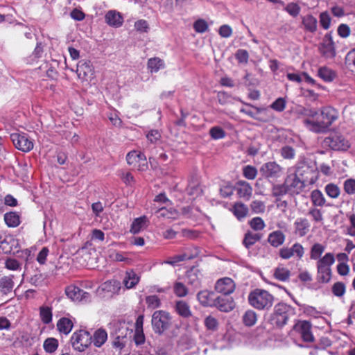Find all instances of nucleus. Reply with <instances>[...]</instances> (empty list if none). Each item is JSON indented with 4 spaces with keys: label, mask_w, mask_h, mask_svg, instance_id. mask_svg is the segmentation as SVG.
<instances>
[{
    "label": "nucleus",
    "mask_w": 355,
    "mask_h": 355,
    "mask_svg": "<svg viewBox=\"0 0 355 355\" xmlns=\"http://www.w3.org/2000/svg\"><path fill=\"white\" fill-rule=\"evenodd\" d=\"M273 275L277 279L286 282L288 280L291 276V272L284 267L278 266L274 270Z\"/></svg>",
    "instance_id": "37"
},
{
    "label": "nucleus",
    "mask_w": 355,
    "mask_h": 355,
    "mask_svg": "<svg viewBox=\"0 0 355 355\" xmlns=\"http://www.w3.org/2000/svg\"><path fill=\"white\" fill-rule=\"evenodd\" d=\"M76 73L79 78L87 80L94 76V68L89 60H82L77 64Z\"/></svg>",
    "instance_id": "16"
},
{
    "label": "nucleus",
    "mask_w": 355,
    "mask_h": 355,
    "mask_svg": "<svg viewBox=\"0 0 355 355\" xmlns=\"http://www.w3.org/2000/svg\"><path fill=\"white\" fill-rule=\"evenodd\" d=\"M92 337L89 331L79 330L75 331L71 338L73 348L78 352H84L92 343Z\"/></svg>",
    "instance_id": "6"
},
{
    "label": "nucleus",
    "mask_w": 355,
    "mask_h": 355,
    "mask_svg": "<svg viewBox=\"0 0 355 355\" xmlns=\"http://www.w3.org/2000/svg\"><path fill=\"white\" fill-rule=\"evenodd\" d=\"M243 175L248 180H254L257 175V170L254 166L247 165L243 168Z\"/></svg>",
    "instance_id": "52"
},
{
    "label": "nucleus",
    "mask_w": 355,
    "mask_h": 355,
    "mask_svg": "<svg viewBox=\"0 0 355 355\" xmlns=\"http://www.w3.org/2000/svg\"><path fill=\"white\" fill-rule=\"evenodd\" d=\"M250 227L254 231H260L265 228L266 224L261 217H254L249 223Z\"/></svg>",
    "instance_id": "50"
},
{
    "label": "nucleus",
    "mask_w": 355,
    "mask_h": 355,
    "mask_svg": "<svg viewBox=\"0 0 355 355\" xmlns=\"http://www.w3.org/2000/svg\"><path fill=\"white\" fill-rule=\"evenodd\" d=\"M262 235L259 233H253L250 231H248L243 239V245L249 250L254 244L257 241H260Z\"/></svg>",
    "instance_id": "29"
},
{
    "label": "nucleus",
    "mask_w": 355,
    "mask_h": 355,
    "mask_svg": "<svg viewBox=\"0 0 355 355\" xmlns=\"http://www.w3.org/2000/svg\"><path fill=\"white\" fill-rule=\"evenodd\" d=\"M40 317L44 324H49L53 318L52 309L49 306L40 307Z\"/></svg>",
    "instance_id": "39"
},
{
    "label": "nucleus",
    "mask_w": 355,
    "mask_h": 355,
    "mask_svg": "<svg viewBox=\"0 0 355 355\" xmlns=\"http://www.w3.org/2000/svg\"><path fill=\"white\" fill-rule=\"evenodd\" d=\"M311 323L306 320H299L293 326V329L297 331L302 340L305 342H313L314 340L313 335L311 332Z\"/></svg>",
    "instance_id": "15"
},
{
    "label": "nucleus",
    "mask_w": 355,
    "mask_h": 355,
    "mask_svg": "<svg viewBox=\"0 0 355 355\" xmlns=\"http://www.w3.org/2000/svg\"><path fill=\"white\" fill-rule=\"evenodd\" d=\"M105 22L111 26L119 27L123 22L121 15L116 10L108 11L105 16Z\"/></svg>",
    "instance_id": "25"
},
{
    "label": "nucleus",
    "mask_w": 355,
    "mask_h": 355,
    "mask_svg": "<svg viewBox=\"0 0 355 355\" xmlns=\"http://www.w3.org/2000/svg\"><path fill=\"white\" fill-rule=\"evenodd\" d=\"M121 288V284L117 280H108L99 286L97 293L102 297H112L113 294L117 293Z\"/></svg>",
    "instance_id": "14"
},
{
    "label": "nucleus",
    "mask_w": 355,
    "mask_h": 355,
    "mask_svg": "<svg viewBox=\"0 0 355 355\" xmlns=\"http://www.w3.org/2000/svg\"><path fill=\"white\" fill-rule=\"evenodd\" d=\"M187 282L188 284L191 285L195 288L200 287V280L195 273H193V272L188 273L187 275Z\"/></svg>",
    "instance_id": "62"
},
{
    "label": "nucleus",
    "mask_w": 355,
    "mask_h": 355,
    "mask_svg": "<svg viewBox=\"0 0 355 355\" xmlns=\"http://www.w3.org/2000/svg\"><path fill=\"white\" fill-rule=\"evenodd\" d=\"M173 292L178 297H183L188 294V289L183 283L176 282L173 285Z\"/></svg>",
    "instance_id": "48"
},
{
    "label": "nucleus",
    "mask_w": 355,
    "mask_h": 355,
    "mask_svg": "<svg viewBox=\"0 0 355 355\" xmlns=\"http://www.w3.org/2000/svg\"><path fill=\"white\" fill-rule=\"evenodd\" d=\"M331 17L327 12H322L320 15V24L321 26L327 30L330 27Z\"/></svg>",
    "instance_id": "57"
},
{
    "label": "nucleus",
    "mask_w": 355,
    "mask_h": 355,
    "mask_svg": "<svg viewBox=\"0 0 355 355\" xmlns=\"http://www.w3.org/2000/svg\"><path fill=\"white\" fill-rule=\"evenodd\" d=\"M6 224L10 227H16L20 223L19 216L15 212H8L4 214Z\"/></svg>",
    "instance_id": "34"
},
{
    "label": "nucleus",
    "mask_w": 355,
    "mask_h": 355,
    "mask_svg": "<svg viewBox=\"0 0 355 355\" xmlns=\"http://www.w3.org/2000/svg\"><path fill=\"white\" fill-rule=\"evenodd\" d=\"M146 302L151 309L158 308L161 304L159 298L155 295L146 297Z\"/></svg>",
    "instance_id": "59"
},
{
    "label": "nucleus",
    "mask_w": 355,
    "mask_h": 355,
    "mask_svg": "<svg viewBox=\"0 0 355 355\" xmlns=\"http://www.w3.org/2000/svg\"><path fill=\"white\" fill-rule=\"evenodd\" d=\"M294 232L300 236L303 237L307 234L310 229V223L306 218H298L294 222Z\"/></svg>",
    "instance_id": "20"
},
{
    "label": "nucleus",
    "mask_w": 355,
    "mask_h": 355,
    "mask_svg": "<svg viewBox=\"0 0 355 355\" xmlns=\"http://www.w3.org/2000/svg\"><path fill=\"white\" fill-rule=\"evenodd\" d=\"M44 282V277L42 273L40 272H35L29 279V282L35 286H39L42 284Z\"/></svg>",
    "instance_id": "63"
},
{
    "label": "nucleus",
    "mask_w": 355,
    "mask_h": 355,
    "mask_svg": "<svg viewBox=\"0 0 355 355\" xmlns=\"http://www.w3.org/2000/svg\"><path fill=\"white\" fill-rule=\"evenodd\" d=\"M319 51L326 59H332L336 55L335 44L331 33L324 35L322 42L319 46Z\"/></svg>",
    "instance_id": "11"
},
{
    "label": "nucleus",
    "mask_w": 355,
    "mask_h": 355,
    "mask_svg": "<svg viewBox=\"0 0 355 355\" xmlns=\"http://www.w3.org/2000/svg\"><path fill=\"white\" fill-rule=\"evenodd\" d=\"M209 134L211 138L214 139H222L225 136L224 130L218 126L212 127L209 130Z\"/></svg>",
    "instance_id": "56"
},
{
    "label": "nucleus",
    "mask_w": 355,
    "mask_h": 355,
    "mask_svg": "<svg viewBox=\"0 0 355 355\" xmlns=\"http://www.w3.org/2000/svg\"><path fill=\"white\" fill-rule=\"evenodd\" d=\"M345 64L352 71H355V49L349 51L345 56Z\"/></svg>",
    "instance_id": "53"
},
{
    "label": "nucleus",
    "mask_w": 355,
    "mask_h": 355,
    "mask_svg": "<svg viewBox=\"0 0 355 355\" xmlns=\"http://www.w3.org/2000/svg\"><path fill=\"white\" fill-rule=\"evenodd\" d=\"M294 173L306 184L315 182L318 174L316 168L306 162L300 163Z\"/></svg>",
    "instance_id": "7"
},
{
    "label": "nucleus",
    "mask_w": 355,
    "mask_h": 355,
    "mask_svg": "<svg viewBox=\"0 0 355 355\" xmlns=\"http://www.w3.org/2000/svg\"><path fill=\"white\" fill-rule=\"evenodd\" d=\"M259 171L266 178L275 180L282 175L283 168L275 162H268L263 164Z\"/></svg>",
    "instance_id": "12"
},
{
    "label": "nucleus",
    "mask_w": 355,
    "mask_h": 355,
    "mask_svg": "<svg viewBox=\"0 0 355 355\" xmlns=\"http://www.w3.org/2000/svg\"><path fill=\"white\" fill-rule=\"evenodd\" d=\"M232 211L234 216L241 220L246 217L248 208L242 202H236L232 207Z\"/></svg>",
    "instance_id": "33"
},
{
    "label": "nucleus",
    "mask_w": 355,
    "mask_h": 355,
    "mask_svg": "<svg viewBox=\"0 0 355 355\" xmlns=\"http://www.w3.org/2000/svg\"><path fill=\"white\" fill-rule=\"evenodd\" d=\"M344 191L349 195H353L355 193V180L347 179L344 182Z\"/></svg>",
    "instance_id": "58"
},
{
    "label": "nucleus",
    "mask_w": 355,
    "mask_h": 355,
    "mask_svg": "<svg viewBox=\"0 0 355 355\" xmlns=\"http://www.w3.org/2000/svg\"><path fill=\"white\" fill-rule=\"evenodd\" d=\"M92 337V342H93L94 346L96 347H101L107 340V334L105 330L98 329L94 332Z\"/></svg>",
    "instance_id": "31"
},
{
    "label": "nucleus",
    "mask_w": 355,
    "mask_h": 355,
    "mask_svg": "<svg viewBox=\"0 0 355 355\" xmlns=\"http://www.w3.org/2000/svg\"><path fill=\"white\" fill-rule=\"evenodd\" d=\"M334 255L331 252L326 253L317 261V280L323 284L329 282L331 278V266L334 263Z\"/></svg>",
    "instance_id": "4"
},
{
    "label": "nucleus",
    "mask_w": 355,
    "mask_h": 355,
    "mask_svg": "<svg viewBox=\"0 0 355 355\" xmlns=\"http://www.w3.org/2000/svg\"><path fill=\"white\" fill-rule=\"evenodd\" d=\"M304 254V248L299 243H295L291 248H282L279 250V252L280 257L284 259H288L294 254H296L298 259H300L303 257Z\"/></svg>",
    "instance_id": "18"
},
{
    "label": "nucleus",
    "mask_w": 355,
    "mask_h": 355,
    "mask_svg": "<svg viewBox=\"0 0 355 355\" xmlns=\"http://www.w3.org/2000/svg\"><path fill=\"white\" fill-rule=\"evenodd\" d=\"M284 10L293 17H296L300 14L301 8L297 3L291 2L284 6Z\"/></svg>",
    "instance_id": "46"
},
{
    "label": "nucleus",
    "mask_w": 355,
    "mask_h": 355,
    "mask_svg": "<svg viewBox=\"0 0 355 355\" xmlns=\"http://www.w3.org/2000/svg\"><path fill=\"white\" fill-rule=\"evenodd\" d=\"M302 25L305 32L315 33L318 30V19L311 14L302 16Z\"/></svg>",
    "instance_id": "21"
},
{
    "label": "nucleus",
    "mask_w": 355,
    "mask_h": 355,
    "mask_svg": "<svg viewBox=\"0 0 355 355\" xmlns=\"http://www.w3.org/2000/svg\"><path fill=\"white\" fill-rule=\"evenodd\" d=\"M151 323L153 331L161 335L171 327V317L169 313L165 311H155L152 315Z\"/></svg>",
    "instance_id": "5"
},
{
    "label": "nucleus",
    "mask_w": 355,
    "mask_h": 355,
    "mask_svg": "<svg viewBox=\"0 0 355 355\" xmlns=\"http://www.w3.org/2000/svg\"><path fill=\"white\" fill-rule=\"evenodd\" d=\"M302 311L304 314L314 318L319 317L320 314V312L315 307L306 304L302 305Z\"/></svg>",
    "instance_id": "61"
},
{
    "label": "nucleus",
    "mask_w": 355,
    "mask_h": 355,
    "mask_svg": "<svg viewBox=\"0 0 355 355\" xmlns=\"http://www.w3.org/2000/svg\"><path fill=\"white\" fill-rule=\"evenodd\" d=\"M285 238L282 231L276 230L269 234L268 241L272 247L277 248L284 243Z\"/></svg>",
    "instance_id": "26"
},
{
    "label": "nucleus",
    "mask_w": 355,
    "mask_h": 355,
    "mask_svg": "<svg viewBox=\"0 0 355 355\" xmlns=\"http://www.w3.org/2000/svg\"><path fill=\"white\" fill-rule=\"evenodd\" d=\"M281 156L286 159H293L295 156V150L288 145L284 146L279 150Z\"/></svg>",
    "instance_id": "47"
},
{
    "label": "nucleus",
    "mask_w": 355,
    "mask_h": 355,
    "mask_svg": "<svg viewBox=\"0 0 355 355\" xmlns=\"http://www.w3.org/2000/svg\"><path fill=\"white\" fill-rule=\"evenodd\" d=\"M289 193L288 189L286 187L285 182L282 184L274 185L272 188V195L277 198Z\"/></svg>",
    "instance_id": "44"
},
{
    "label": "nucleus",
    "mask_w": 355,
    "mask_h": 355,
    "mask_svg": "<svg viewBox=\"0 0 355 355\" xmlns=\"http://www.w3.org/2000/svg\"><path fill=\"white\" fill-rule=\"evenodd\" d=\"M217 98H218V103L222 105L232 103L233 100L234 99V98H233L231 95L228 94L225 92H218V94L217 95Z\"/></svg>",
    "instance_id": "54"
},
{
    "label": "nucleus",
    "mask_w": 355,
    "mask_h": 355,
    "mask_svg": "<svg viewBox=\"0 0 355 355\" xmlns=\"http://www.w3.org/2000/svg\"><path fill=\"white\" fill-rule=\"evenodd\" d=\"M286 187L288 189L290 195H297L300 193L306 187L302 180L297 177L295 173L287 175L284 180Z\"/></svg>",
    "instance_id": "10"
},
{
    "label": "nucleus",
    "mask_w": 355,
    "mask_h": 355,
    "mask_svg": "<svg viewBox=\"0 0 355 355\" xmlns=\"http://www.w3.org/2000/svg\"><path fill=\"white\" fill-rule=\"evenodd\" d=\"M13 278V275L3 276L0 278V293L2 295H7L12 292Z\"/></svg>",
    "instance_id": "24"
},
{
    "label": "nucleus",
    "mask_w": 355,
    "mask_h": 355,
    "mask_svg": "<svg viewBox=\"0 0 355 355\" xmlns=\"http://www.w3.org/2000/svg\"><path fill=\"white\" fill-rule=\"evenodd\" d=\"M324 190L327 196L331 198H337L340 193L339 187L333 183L327 184Z\"/></svg>",
    "instance_id": "49"
},
{
    "label": "nucleus",
    "mask_w": 355,
    "mask_h": 355,
    "mask_svg": "<svg viewBox=\"0 0 355 355\" xmlns=\"http://www.w3.org/2000/svg\"><path fill=\"white\" fill-rule=\"evenodd\" d=\"M235 287V283L230 277L221 278L215 284V289L217 292L228 296L234 291Z\"/></svg>",
    "instance_id": "17"
},
{
    "label": "nucleus",
    "mask_w": 355,
    "mask_h": 355,
    "mask_svg": "<svg viewBox=\"0 0 355 355\" xmlns=\"http://www.w3.org/2000/svg\"><path fill=\"white\" fill-rule=\"evenodd\" d=\"M67 297L73 301L87 303L91 301V295L78 286H69L65 289Z\"/></svg>",
    "instance_id": "13"
},
{
    "label": "nucleus",
    "mask_w": 355,
    "mask_h": 355,
    "mask_svg": "<svg viewBox=\"0 0 355 355\" xmlns=\"http://www.w3.org/2000/svg\"><path fill=\"white\" fill-rule=\"evenodd\" d=\"M204 324L208 331H216L218 329V321L212 315H208L205 318Z\"/></svg>",
    "instance_id": "43"
},
{
    "label": "nucleus",
    "mask_w": 355,
    "mask_h": 355,
    "mask_svg": "<svg viewBox=\"0 0 355 355\" xmlns=\"http://www.w3.org/2000/svg\"><path fill=\"white\" fill-rule=\"evenodd\" d=\"M338 119V112L331 106L324 107L318 113L315 119H306L304 123L309 130L316 133H324Z\"/></svg>",
    "instance_id": "1"
},
{
    "label": "nucleus",
    "mask_w": 355,
    "mask_h": 355,
    "mask_svg": "<svg viewBox=\"0 0 355 355\" xmlns=\"http://www.w3.org/2000/svg\"><path fill=\"white\" fill-rule=\"evenodd\" d=\"M56 327L59 332L67 335L72 330L73 323L69 318L63 317L58 320Z\"/></svg>",
    "instance_id": "28"
},
{
    "label": "nucleus",
    "mask_w": 355,
    "mask_h": 355,
    "mask_svg": "<svg viewBox=\"0 0 355 355\" xmlns=\"http://www.w3.org/2000/svg\"><path fill=\"white\" fill-rule=\"evenodd\" d=\"M243 324L247 327H252L255 324L257 320V315L252 310H248L242 318Z\"/></svg>",
    "instance_id": "38"
},
{
    "label": "nucleus",
    "mask_w": 355,
    "mask_h": 355,
    "mask_svg": "<svg viewBox=\"0 0 355 355\" xmlns=\"http://www.w3.org/2000/svg\"><path fill=\"white\" fill-rule=\"evenodd\" d=\"M295 313V309L284 302L277 304L269 319L270 324L277 329L283 328L287 323L291 315Z\"/></svg>",
    "instance_id": "2"
},
{
    "label": "nucleus",
    "mask_w": 355,
    "mask_h": 355,
    "mask_svg": "<svg viewBox=\"0 0 355 355\" xmlns=\"http://www.w3.org/2000/svg\"><path fill=\"white\" fill-rule=\"evenodd\" d=\"M139 276L132 270H129L125 272L123 284L126 288L130 289L134 288L139 283Z\"/></svg>",
    "instance_id": "27"
},
{
    "label": "nucleus",
    "mask_w": 355,
    "mask_h": 355,
    "mask_svg": "<svg viewBox=\"0 0 355 355\" xmlns=\"http://www.w3.org/2000/svg\"><path fill=\"white\" fill-rule=\"evenodd\" d=\"M331 291L335 296L341 297L346 292V286L343 282H337L332 286Z\"/></svg>",
    "instance_id": "45"
},
{
    "label": "nucleus",
    "mask_w": 355,
    "mask_h": 355,
    "mask_svg": "<svg viewBox=\"0 0 355 355\" xmlns=\"http://www.w3.org/2000/svg\"><path fill=\"white\" fill-rule=\"evenodd\" d=\"M270 107L277 112H282L286 107V101L283 98H278L270 105Z\"/></svg>",
    "instance_id": "60"
},
{
    "label": "nucleus",
    "mask_w": 355,
    "mask_h": 355,
    "mask_svg": "<svg viewBox=\"0 0 355 355\" xmlns=\"http://www.w3.org/2000/svg\"><path fill=\"white\" fill-rule=\"evenodd\" d=\"M147 222L148 218L145 216L135 218L131 225L130 232L133 234L139 232L146 225Z\"/></svg>",
    "instance_id": "35"
},
{
    "label": "nucleus",
    "mask_w": 355,
    "mask_h": 355,
    "mask_svg": "<svg viewBox=\"0 0 355 355\" xmlns=\"http://www.w3.org/2000/svg\"><path fill=\"white\" fill-rule=\"evenodd\" d=\"M43 347L46 352L53 353L58 347V340L54 338H48L44 340Z\"/></svg>",
    "instance_id": "42"
},
{
    "label": "nucleus",
    "mask_w": 355,
    "mask_h": 355,
    "mask_svg": "<svg viewBox=\"0 0 355 355\" xmlns=\"http://www.w3.org/2000/svg\"><path fill=\"white\" fill-rule=\"evenodd\" d=\"M164 67V62L159 58H150L148 61V68L152 73L157 72L160 69Z\"/></svg>",
    "instance_id": "40"
},
{
    "label": "nucleus",
    "mask_w": 355,
    "mask_h": 355,
    "mask_svg": "<svg viewBox=\"0 0 355 355\" xmlns=\"http://www.w3.org/2000/svg\"><path fill=\"white\" fill-rule=\"evenodd\" d=\"M323 144L334 150L344 151L350 146L349 141L340 134H334L326 137L323 141Z\"/></svg>",
    "instance_id": "8"
},
{
    "label": "nucleus",
    "mask_w": 355,
    "mask_h": 355,
    "mask_svg": "<svg viewBox=\"0 0 355 355\" xmlns=\"http://www.w3.org/2000/svg\"><path fill=\"white\" fill-rule=\"evenodd\" d=\"M208 24L204 19H200L196 20L193 24V28L196 32L203 33L208 30Z\"/></svg>",
    "instance_id": "55"
},
{
    "label": "nucleus",
    "mask_w": 355,
    "mask_h": 355,
    "mask_svg": "<svg viewBox=\"0 0 355 355\" xmlns=\"http://www.w3.org/2000/svg\"><path fill=\"white\" fill-rule=\"evenodd\" d=\"M220 311L229 312L235 307V302L233 298L228 295H223L216 297L214 305Z\"/></svg>",
    "instance_id": "19"
},
{
    "label": "nucleus",
    "mask_w": 355,
    "mask_h": 355,
    "mask_svg": "<svg viewBox=\"0 0 355 355\" xmlns=\"http://www.w3.org/2000/svg\"><path fill=\"white\" fill-rule=\"evenodd\" d=\"M235 188L239 198L249 200L251 197L252 188L248 182L240 180L236 182Z\"/></svg>",
    "instance_id": "22"
},
{
    "label": "nucleus",
    "mask_w": 355,
    "mask_h": 355,
    "mask_svg": "<svg viewBox=\"0 0 355 355\" xmlns=\"http://www.w3.org/2000/svg\"><path fill=\"white\" fill-rule=\"evenodd\" d=\"M10 138L15 147L22 152L27 153L33 148V142L25 133H12Z\"/></svg>",
    "instance_id": "9"
},
{
    "label": "nucleus",
    "mask_w": 355,
    "mask_h": 355,
    "mask_svg": "<svg viewBox=\"0 0 355 355\" xmlns=\"http://www.w3.org/2000/svg\"><path fill=\"white\" fill-rule=\"evenodd\" d=\"M182 234L183 236L189 239H196L200 235V232L196 230L183 229L182 230Z\"/></svg>",
    "instance_id": "64"
},
{
    "label": "nucleus",
    "mask_w": 355,
    "mask_h": 355,
    "mask_svg": "<svg viewBox=\"0 0 355 355\" xmlns=\"http://www.w3.org/2000/svg\"><path fill=\"white\" fill-rule=\"evenodd\" d=\"M198 302L204 306H212L215 302L214 293L207 290L201 291L197 294Z\"/></svg>",
    "instance_id": "23"
},
{
    "label": "nucleus",
    "mask_w": 355,
    "mask_h": 355,
    "mask_svg": "<svg viewBox=\"0 0 355 355\" xmlns=\"http://www.w3.org/2000/svg\"><path fill=\"white\" fill-rule=\"evenodd\" d=\"M249 304L259 310H268L273 304L274 297L268 291L256 288L248 295Z\"/></svg>",
    "instance_id": "3"
},
{
    "label": "nucleus",
    "mask_w": 355,
    "mask_h": 355,
    "mask_svg": "<svg viewBox=\"0 0 355 355\" xmlns=\"http://www.w3.org/2000/svg\"><path fill=\"white\" fill-rule=\"evenodd\" d=\"M311 198L313 204L315 206L322 207L325 204V198L322 193L318 189H315L311 192Z\"/></svg>",
    "instance_id": "41"
},
{
    "label": "nucleus",
    "mask_w": 355,
    "mask_h": 355,
    "mask_svg": "<svg viewBox=\"0 0 355 355\" xmlns=\"http://www.w3.org/2000/svg\"><path fill=\"white\" fill-rule=\"evenodd\" d=\"M325 250V246L321 243H316L312 245L310 250V259L318 260L320 259L321 255Z\"/></svg>",
    "instance_id": "36"
},
{
    "label": "nucleus",
    "mask_w": 355,
    "mask_h": 355,
    "mask_svg": "<svg viewBox=\"0 0 355 355\" xmlns=\"http://www.w3.org/2000/svg\"><path fill=\"white\" fill-rule=\"evenodd\" d=\"M318 76L324 82H331L336 77V72L327 67H321L318 69Z\"/></svg>",
    "instance_id": "30"
},
{
    "label": "nucleus",
    "mask_w": 355,
    "mask_h": 355,
    "mask_svg": "<svg viewBox=\"0 0 355 355\" xmlns=\"http://www.w3.org/2000/svg\"><path fill=\"white\" fill-rule=\"evenodd\" d=\"M175 309L177 313L182 318H187L191 315L190 306L185 301H177Z\"/></svg>",
    "instance_id": "32"
},
{
    "label": "nucleus",
    "mask_w": 355,
    "mask_h": 355,
    "mask_svg": "<svg viewBox=\"0 0 355 355\" xmlns=\"http://www.w3.org/2000/svg\"><path fill=\"white\" fill-rule=\"evenodd\" d=\"M250 209L254 214H263L265 212L266 205L263 201L255 200L251 202Z\"/></svg>",
    "instance_id": "51"
}]
</instances>
